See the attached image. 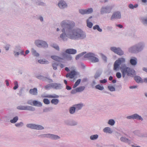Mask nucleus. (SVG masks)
Segmentation results:
<instances>
[{
	"label": "nucleus",
	"mask_w": 147,
	"mask_h": 147,
	"mask_svg": "<svg viewBox=\"0 0 147 147\" xmlns=\"http://www.w3.org/2000/svg\"><path fill=\"white\" fill-rule=\"evenodd\" d=\"M102 57L103 59L105 61H107V57L104 55H102Z\"/></svg>",
	"instance_id": "63"
},
{
	"label": "nucleus",
	"mask_w": 147,
	"mask_h": 147,
	"mask_svg": "<svg viewBox=\"0 0 147 147\" xmlns=\"http://www.w3.org/2000/svg\"><path fill=\"white\" fill-rule=\"evenodd\" d=\"M128 51L131 53H134L138 52L137 49L136 45L130 47L128 49Z\"/></svg>",
	"instance_id": "20"
},
{
	"label": "nucleus",
	"mask_w": 147,
	"mask_h": 147,
	"mask_svg": "<svg viewBox=\"0 0 147 147\" xmlns=\"http://www.w3.org/2000/svg\"><path fill=\"white\" fill-rule=\"evenodd\" d=\"M26 127L30 129L37 130H42L45 128L44 127L41 125L34 123L28 124L26 125Z\"/></svg>",
	"instance_id": "9"
},
{
	"label": "nucleus",
	"mask_w": 147,
	"mask_h": 147,
	"mask_svg": "<svg viewBox=\"0 0 147 147\" xmlns=\"http://www.w3.org/2000/svg\"><path fill=\"white\" fill-rule=\"evenodd\" d=\"M53 83L49 84L45 86V88L46 90H49L51 88H53Z\"/></svg>",
	"instance_id": "48"
},
{
	"label": "nucleus",
	"mask_w": 147,
	"mask_h": 147,
	"mask_svg": "<svg viewBox=\"0 0 147 147\" xmlns=\"http://www.w3.org/2000/svg\"><path fill=\"white\" fill-rule=\"evenodd\" d=\"M103 131L106 133L111 134L113 133V131L111 128L109 127L105 128L103 129Z\"/></svg>",
	"instance_id": "28"
},
{
	"label": "nucleus",
	"mask_w": 147,
	"mask_h": 147,
	"mask_svg": "<svg viewBox=\"0 0 147 147\" xmlns=\"http://www.w3.org/2000/svg\"><path fill=\"white\" fill-rule=\"evenodd\" d=\"M37 78L40 80H43L48 82L49 83H51L53 82V80L46 77H43L41 76H37Z\"/></svg>",
	"instance_id": "19"
},
{
	"label": "nucleus",
	"mask_w": 147,
	"mask_h": 147,
	"mask_svg": "<svg viewBox=\"0 0 147 147\" xmlns=\"http://www.w3.org/2000/svg\"><path fill=\"white\" fill-rule=\"evenodd\" d=\"M109 49L111 52L119 55L122 56L124 54L123 51L120 47L111 46L110 47Z\"/></svg>",
	"instance_id": "8"
},
{
	"label": "nucleus",
	"mask_w": 147,
	"mask_h": 147,
	"mask_svg": "<svg viewBox=\"0 0 147 147\" xmlns=\"http://www.w3.org/2000/svg\"><path fill=\"white\" fill-rule=\"evenodd\" d=\"M96 84V82L95 80L93 81L92 84L91 86L92 87H94L95 85Z\"/></svg>",
	"instance_id": "64"
},
{
	"label": "nucleus",
	"mask_w": 147,
	"mask_h": 147,
	"mask_svg": "<svg viewBox=\"0 0 147 147\" xmlns=\"http://www.w3.org/2000/svg\"><path fill=\"white\" fill-rule=\"evenodd\" d=\"M60 56L62 57V59H65L67 60L70 61L72 59L71 55L65 52H61L60 54Z\"/></svg>",
	"instance_id": "15"
},
{
	"label": "nucleus",
	"mask_w": 147,
	"mask_h": 147,
	"mask_svg": "<svg viewBox=\"0 0 147 147\" xmlns=\"http://www.w3.org/2000/svg\"><path fill=\"white\" fill-rule=\"evenodd\" d=\"M51 58L53 60L58 61H59L60 60L62 59L61 57L56 55L51 56Z\"/></svg>",
	"instance_id": "33"
},
{
	"label": "nucleus",
	"mask_w": 147,
	"mask_h": 147,
	"mask_svg": "<svg viewBox=\"0 0 147 147\" xmlns=\"http://www.w3.org/2000/svg\"><path fill=\"white\" fill-rule=\"evenodd\" d=\"M137 51L138 52L142 51L145 47V43L143 42H139L136 44Z\"/></svg>",
	"instance_id": "17"
},
{
	"label": "nucleus",
	"mask_w": 147,
	"mask_h": 147,
	"mask_svg": "<svg viewBox=\"0 0 147 147\" xmlns=\"http://www.w3.org/2000/svg\"><path fill=\"white\" fill-rule=\"evenodd\" d=\"M64 123L65 125L70 126H74L78 125V122L77 121L71 119L65 120Z\"/></svg>",
	"instance_id": "13"
},
{
	"label": "nucleus",
	"mask_w": 147,
	"mask_h": 147,
	"mask_svg": "<svg viewBox=\"0 0 147 147\" xmlns=\"http://www.w3.org/2000/svg\"><path fill=\"white\" fill-rule=\"evenodd\" d=\"M76 92H77L76 88L75 89L72 90L71 92V93L72 94H75Z\"/></svg>",
	"instance_id": "58"
},
{
	"label": "nucleus",
	"mask_w": 147,
	"mask_h": 147,
	"mask_svg": "<svg viewBox=\"0 0 147 147\" xmlns=\"http://www.w3.org/2000/svg\"><path fill=\"white\" fill-rule=\"evenodd\" d=\"M125 59L124 58L121 57L119 58L116 60L114 64L113 69L115 71L118 70L120 68V65L122 63L125 62Z\"/></svg>",
	"instance_id": "6"
},
{
	"label": "nucleus",
	"mask_w": 147,
	"mask_h": 147,
	"mask_svg": "<svg viewBox=\"0 0 147 147\" xmlns=\"http://www.w3.org/2000/svg\"><path fill=\"white\" fill-rule=\"evenodd\" d=\"M10 47V45H7L5 46V49L6 51H8Z\"/></svg>",
	"instance_id": "61"
},
{
	"label": "nucleus",
	"mask_w": 147,
	"mask_h": 147,
	"mask_svg": "<svg viewBox=\"0 0 147 147\" xmlns=\"http://www.w3.org/2000/svg\"><path fill=\"white\" fill-rule=\"evenodd\" d=\"M96 55L94 53H89L85 54L84 55L85 58H88L93 63H97L99 61V59L96 57Z\"/></svg>",
	"instance_id": "7"
},
{
	"label": "nucleus",
	"mask_w": 147,
	"mask_h": 147,
	"mask_svg": "<svg viewBox=\"0 0 147 147\" xmlns=\"http://www.w3.org/2000/svg\"><path fill=\"white\" fill-rule=\"evenodd\" d=\"M120 69L124 81H125L127 80L129 76L133 77L135 75V71L134 70L127 67L125 64L121 65Z\"/></svg>",
	"instance_id": "2"
},
{
	"label": "nucleus",
	"mask_w": 147,
	"mask_h": 147,
	"mask_svg": "<svg viewBox=\"0 0 147 147\" xmlns=\"http://www.w3.org/2000/svg\"><path fill=\"white\" fill-rule=\"evenodd\" d=\"M16 108L18 109L22 110H28L34 111L35 110L34 107L29 106L20 105L17 106Z\"/></svg>",
	"instance_id": "11"
},
{
	"label": "nucleus",
	"mask_w": 147,
	"mask_h": 147,
	"mask_svg": "<svg viewBox=\"0 0 147 147\" xmlns=\"http://www.w3.org/2000/svg\"><path fill=\"white\" fill-rule=\"evenodd\" d=\"M58 65V63L55 62H53L52 63V66L54 70L57 69V66Z\"/></svg>",
	"instance_id": "38"
},
{
	"label": "nucleus",
	"mask_w": 147,
	"mask_h": 147,
	"mask_svg": "<svg viewBox=\"0 0 147 147\" xmlns=\"http://www.w3.org/2000/svg\"><path fill=\"white\" fill-rule=\"evenodd\" d=\"M114 7V5H108L102 7L100 9L101 14L102 15L104 14L110 13L111 12Z\"/></svg>",
	"instance_id": "3"
},
{
	"label": "nucleus",
	"mask_w": 147,
	"mask_h": 147,
	"mask_svg": "<svg viewBox=\"0 0 147 147\" xmlns=\"http://www.w3.org/2000/svg\"><path fill=\"white\" fill-rule=\"evenodd\" d=\"M24 123L22 122L16 123L15 126L17 127H22L24 125Z\"/></svg>",
	"instance_id": "50"
},
{
	"label": "nucleus",
	"mask_w": 147,
	"mask_h": 147,
	"mask_svg": "<svg viewBox=\"0 0 147 147\" xmlns=\"http://www.w3.org/2000/svg\"><path fill=\"white\" fill-rule=\"evenodd\" d=\"M75 25L73 21L69 20H64L61 22L62 33L59 37L61 40L66 41L68 38L73 40H82L86 38V33L82 30L79 28L74 29Z\"/></svg>",
	"instance_id": "1"
},
{
	"label": "nucleus",
	"mask_w": 147,
	"mask_h": 147,
	"mask_svg": "<svg viewBox=\"0 0 147 147\" xmlns=\"http://www.w3.org/2000/svg\"><path fill=\"white\" fill-rule=\"evenodd\" d=\"M18 116L14 117L13 119L10 120V122L12 123H16L18 120Z\"/></svg>",
	"instance_id": "43"
},
{
	"label": "nucleus",
	"mask_w": 147,
	"mask_h": 147,
	"mask_svg": "<svg viewBox=\"0 0 147 147\" xmlns=\"http://www.w3.org/2000/svg\"><path fill=\"white\" fill-rule=\"evenodd\" d=\"M34 43L35 45L38 48H47L48 47V44L47 42L42 40H36Z\"/></svg>",
	"instance_id": "5"
},
{
	"label": "nucleus",
	"mask_w": 147,
	"mask_h": 147,
	"mask_svg": "<svg viewBox=\"0 0 147 147\" xmlns=\"http://www.w3.org/2000/svg\"><path fill=\"white\" fill-rule=\"evenodd\" d=\"M74 106L76 111H78L81 110L84 106V105L83 103H80L75 105H74Z\"/></svg>",
	"instance_id": "27"
},
{
	"label": "nucleus",
	"mask_w": 147,
	"mask_h": 147,
	"mask_svg": "<svg viewBox=\"0 0 147 147\" xmlns=\"http://www.w3.org/2000/svg\"><path fill=\"white\" fill-rule=\"evenodd\" d=\"M76 111V109L74 106L70 107L69 109V113L71 114H74Z\"/></svg>",
	"instance_id": "32"
},
{
	"label": "nucleus",
	"mask_w": 147,
	"mask_h": 147,
	"mask_svg": "<svg viewBox=\"0 0 147 147\" xmlns=\"http://www.w3.org/2000/svg\"><path fill=\"white\" fill-rule=\"evenodd\" d=\"M134 79L137 83H142L143 82L142 79L140 76H134Z\"/></svg>",
	"instance_id": "26"
},
{
	"label": "nucleus",
	"mask_w": 147,
	"mask_h": 147,
	"mask_svg": "<svg viewBox=\"0 0 147 147\" xmlns=\"http://www.w3.org/2000/svg\"><path fill=\"white\" fill-rule=\"evenodd\" d=\"M115 121L113 119H109L107 122V124L111 126H114L115 125Z\"/></svg>",
	"instance_id": "34"
},
{
	"label": "nucleus",
	"mask_w": 147,
	"mask_h": 147,
	"mask_svg": "<svg viewBox=\"0 0 147 147\" xmlns=\"http://www.w3.org/2000/svg\"><path fill=\"white\" fill-rule=\"evenodd\" d=\"M51 47H53V48H54L56 50L59 51V48L58 45H57L55 44H53L52 45H51Z\"/></svg>",
	"instance_id": "45"
},
{
	"label": "nucleus",
	"mask_w": 147,
	"mask_h": 147,
	"mask_svg": "<svg viewBox=\"0 0 147 147\" xmlns=\"http://www.w3.org/2000/svg\"><path fill=\"white\" fill-rule=\"evenodd\" d=\"M14 84L15 86L13 87V89L14 90L17 89L18 87V82L17 81H15L14 82Z\"/></svg>",
	"instance_id": "53"
},
{
	"label": "nucleus",
	"mask_w": 147,
	"mask_h": 147,
	"mask_svg": "<svg viewBox=\"0 0 147 147\" xmlns=\"http://www.w3.org/2000/svg\"><path fill=\"white\" fill-rule=\"evenodd\" d=\"M115 136L118 138H119V137L121 136V134L117 132H116L115 133Z\"/></svg>",
	"instance_id": "60"
},
{
	"label": "nucleus",
	"mask_w": 147,
	"mask_h": 147,
	"mask_svg": "<svg viewBox=\"0 0 147 147\" xmlns=\"http://www.w3.org/2000/svg\"><path fill=\"white\" fill-rule=\"evenodd\" d=\"M79 12L80 14L82 15L89 14L92 13L93 12V9L92 8L86 9H80L79 10Z\"/></svg>",
	"instance_id": "14"
},
{
	"label": "nucleus",
	"mask_w": 147,
	"mask_h": 147,
	"mask_svg": "<svg viewBox=\"0 0 147 147\" xmlns=\"http://www.w3.org/2000/svg\"><path fill=\"white\" fill-rule=\"evenodd\" d=\"M126 118L128 119H137L141 121L143 120V118L136 113H134L131 115L128 116L126 117Z\"/></svg>",
	"instance_id": "12"
},
{
	"label": "nucleus",
	"mask_w": 147,
	"mask_h": 147,
	"mask_svg": "<svg viewBox=\"0 0 147 147\" xmlns=\"http://www.w3.org/2000/svg\"><path fill=\"white\" fill-rule=\"evenodd\" d=\"M29 92L30 94L34 95H36L38 94L37 89L36 88H34L33 89H30Z\"/></svg>",
	"instance_id": "24"
},
{
	"label": "nucleus",
	"mask_w": 147,
	"mask_h": 147,
	"mask_svg": "<svg viewBox=\"0 0 147 147\" xmlns=\"http://www.w3.org/2000/svg\"><path fill=\"white\" fill-rule=\"evenodd\" d=\"M53 88L56 90L61 89L63 87L60 84L57 83H53Z\"/></svg>",
	"instance_id": "21"
},
{
	"label": "nucleus",
	"mask_w": 147,
	"mask_h": 147,
	"mask_svg": "<svg viewBox=\"0 0 147 147\" xmlns=\"http://www.w3.org/2000/svg\"><path fill=\"white\" fill-rule=\"evenodd\" d=\"M13 54L16 57H18L20 55L19 48L18 47H16L13 51Z\"/></svg>",
	"instance_id": "25"
},
{
	"label": "nucleus",
	"mask_w": 147,
	"mask_h": 147,
	"mask_svg": "<svg viewBox=\"0 0 147 147\" xmlns=\"http://www.w3.org/2000/svg\"><path fill=\"white\" fill-rule=\"evenodd\" d=\"M51 102L52 104H54L55 105H57L59 103V100L57 99H53L51 100Z\"/></svg>",
	"instance_id": "41"
},
{
	"label": "nucleus",
	"mask_w": 147,
	"mask_h": 147,
	"mask_svg": "<svg viewBox=\"0 0 147 147\" xmlns=\"http://www.w3.org/2000/svg\"><path fill=\"white\" fill-rule=\"evenodd\" d=\"M87 26L89 28H91L93 26L92 23L90 22L89 19H87L86 20Z\"/></svg>",
	"instance_id": "39"
},
{
	"label": "nucleus",
	"mask_w": 147,
	"mask_h": 147,
	"mask_svg": "<svg viewBox=\"0 0 147 147\" xmlns=\"http://www.w3.org/2000/svg\"><path fill=\"white\" fill-rule=\"evenodd\" d=\"M129 8L130 9H134V5L131 4H130L128 6Z\"/></svg>",
	"instance_id": "62"
},
{
	"label": "nucleus",
	"mask_w": 147,
	"mask_h": 147,
	"mask_svg": "<svg viewBox=\"0 0 147 147\" xmlns=\"http://www.w3.org/2000/svg\"><path fill=\"white\" fill-rule=\"evenodd\" d=\"M38 137L41 138H48L53 140L60 139V137L58 135L51 134H41L38 136Z\"/></svg>",
	"instance_id": "4"
},
{
	"label": "nucleus",
	"mask_w": 147,
	"mask_h": 147,
	"mask_svg": "<svg viewBox=\"0 0 147 147\" xmlns=\"http://www.w3.org/2000/svg\"><path fill=\"white\" fill-rule=\"evenodd\" d=\"M77 92H80L83 91L85 88L84 86H80L76 88Z\"/></svg>",
	"instance_id": "37"
},
{
	"label": "nucleus",
	"mask_w": 147,
	"mask_h": 147,
	"mask_svg": "<svg viewBox=\"0 0 147 147\" xmlns=\"http://www.w3.org/2000/svg\"><path fill=\"white\" fill-rule=\"evenodd\" d=\"M101 72L100 71H97L96 72L94 76V78L95 79L98 78L101 74Z\"/></svg>",
	"instance_id": "51"
},
{
	"label": "nucleus",
	"mask_w": 147,
	"mask_h": 147,
	"mask_svg": "<svg viewBox=\"0 0 147 147\" xmlns=\"http://www.w3.org/2000/svg\"><path fill=\"white\" fill-rule=\"evenodd\" d=\"M141 22L144 25H147V17H143L141 18Z\"/></svg>",
	"instance_id": "36"
},
{
	"label": "nucleus",
	"mask_w": 147,
	"mask_h": 147,
	"mask_svg": "<svg viewBox=\"0 0 147 147\" xmlns=\"http://www.w3.org/2000/svg\"><path fill=\"white\" fill-rule=\"evenodd\" d=\"M130 63L133 65H135L137 63V59L136 57H134L130 60Z\"/></svg>",
	"instance_id": "30"
},
{
	"label": "nucleus",
	"mask_w": 147,
	"mask_h": 147,
	"mask_svg": "<svg viewBox=\"0 0 147 147\" xmlns=\"http://www.w3.org/2000/svg\"><path fill=\"white\" fill-rule=\"evenodd\" d=\"M53 108L52 107H49V108H46L44 109L43 111L44 112H47L49 111L50 109H52Z\"/></svg>",
	"instance_id": "55"
},
{
	"label": "nucleus",
	"mask_w": 147,
	"mask_h": 147,
	"mask_svg": "<svg viewBox=\"0 0 147 147\" xmlns=\"http://www.w3.org/2000/svg\"><path fill=\"white\" fill-rule=\"evenodd\" d=\"M31 51L32 54L34 56L38 57L39 56V54L37 52L36 50L32 48L31 49Z\"/></svg>",
	"instance_id": "29"
},
{
	"label": "nucleus",
	"mask_w": 147,
	"mask_h": 147,
	"mask_svg": "<svg viewBox=\"0 0 147 147\" xmlns=\"http://www.w3.org/2000/svg\"><path fill=\"white\" fill-rule=\"evenodd\" d=\"M76 72L74 70L71 71L70 73V78H73L75 75L76 74Z\"/></svg>",
	"instance_id": "44"
},
{
	"label": "nucleus",
	"mask_w": 147,
	"mask_h": 147,
	"mask_svg": "<svg viewBox=\"0 0 147 147\" xmlns=\"http://www.w3.org/2000/svg\"><path fill=\"white\" fill-rule=\"evenodd\" d=\"M98 137V136L97 134H95L91 135L90 137V139L92 140H95L97 139Z\"/></svg>",
	"instance_id": "40"
},
{
	"label": "nucleus",
	"mask_w": 147,
	"mask_h": 147,
	"mask_svg": "<svg viewBox=\"0 0 147 147\" xmlns=\"http://www.w3.org/2000/svg\"><path fill=\"white\" fill-rule=\"evenodd\" d=\"M81 79H78L75 83V84L73 86V88H75L76 87H77L79 84L80 83V82H81Z\"/></svg>",
	"instance_id": "46"
},
{
	"label": "nucleus",
	"mask_w": 147,
	"mask_h": 147,
	"mask_svg": "<svg viewBox=\"0 0 147 147\" xmlns=\"http://www.w3.org/2000/svg\"><path fill=\"white\" fill-rule=\"evenodd\" d=\"M108 88L109 90L111 91H114L115 90V87L112 86H108Z\"/></svg>",
	"instance_id": "52"
},
{
	"label": "nucleus",
	"mask_w": 147,
	"mask_h": 147,
	"mask_svg": "<svg viewBox=\"0 0 147 147\" xmlns=\"http://www.w3.org/2000/svg\"><path fill=\"white\" fill-rule=\"evenodd\" d=\"M57 5L61 9H63L67 7V5L64 1L60 0L58 2Z\"/></svg>",
	"instance_id": "16"
},
{
	"label": "nucleus",
	"mask_w": 147,
	"mask_h": 147,
	"mask_svg": "<svg viewBox=\"0 0 147 147\" xmlns=\"http://www.w3.org/2000/svg\"><path fill=\"white\" fill-rule=\"evenodd\" d=\"M86 53V52H84L82 53H81L77 55L76 57V60L78 59L80 57L82 56H83Z\"/></svg>",
	"instance_id": "49"
},
{
	"label": "nucleus",
	"mask_w": 147,
	"mask_h": 147,
	"mask_svg": "<svg viewBox=\"0 0 147 147\" xmlns=\"http://www.w3.org/2000/svg\"><path fill=\"white\" fill-rule=\"evenodd\" d=\"M19 52L20 54L21 55H23L24 56H26V54H25L24 53V52L23 51L21 50L19 48Z\"/></svg>",
	"instance_id": "57"
},
{
	"label": "nucleus",
	"mask_w": 147,
	"mask_h": 147,
	"mask_svg": "<svg viewBox=\"0 0 147 147\" xmlns=\"http://www.w3.org/2000/svg\"><path fill=\"white\" fill-rule=\"evenodd\" d=\"M122 74L119 72H117L116 74V76L118 78H121Z\"/></svg>",
	"instance_id": "56"
},
{
	"label": "nucleus",
	"mask_w": 147,
	"mask_h": 147,
	"mask_svg": "<svg viewBox=\"0 0 147 147\" xmlns=\"http://www.w3.org/2000/svg\"><path fill=\"white\" fill-rule=\"evenodd\" d=\"M121 13L120 11H117L113 12L110 18V20L114 21L120 19L121 18Z\"/></svg>",
	"instance_id": "10"
},
{
	"label": "nucleus",
	"mask_w": 147,
	"mask_h": 147,
	"mask_svg": "<svg viewBox=\"0 0 147 147\" xmlns=\"http://www.w3.org/2000/svg\"><path fill=\"white\" fill-rule=\"evenodd\" d=\"M33 101H32V100H28L27 102V103L30 105H33Z\"/></svg>",
	"instance_id": "59"
},
{
	"label": "nucleus",
	"mask_w": 147,
	"mask_h": 147,
	"mask_svg": "<svg viewBox=\"0 0 147 147\" xmlns=\"http://www.w3.org/2000/svg\"><path fill=\"white\" fill-rule=\"evenodd\" d=\"M33 105L37 107H41L42 106V103L40 101L36 100H33L32 102Z\"/></svg>",
	"instance_id": "23"
},
{
	"label": "nucleus",
	"mask_w": 147,
	"mask_h": 147,
	"mask_svg": "<svg viewBox=\"0 0 147 147\" xmlns=\"http://www.w3.org/2000/svg\"><path fill=\"white\" fill-rule=\"evenodd\" d=\"M65 52L68 54H74L76 53L77 51L76 50L72 49H67Z\"/></svg>",
	"instance_id": "22"
},
{
	"label": "nucleus",
	"mask_w": 147,
	"mask_h": 147,
	"mask_svg": "<svg viewBox=\"0 0 147 147\" xmlns=\"http://www.w3.org/2000/svg\"><path fill=\"white\" fill-rule=\"evenodd\" d=\"M43 102L46 104L48 105L50 103V101L47 98H44L43 100Z\"/></svg>",
	"instance_id": "54"
},
{
	"label": "nucleus",
	"mask_w": 147,
	"mask_h": 147,
	"mask_svg": "<svg viewBox=\"0 0 147 147\" xmlns=\"http://www.w3.org/2000/svg\"><path fill=\"white\" fill-rule=\"evenodd\" d=\"M95 87L96 89L100 90H102L104 89V88L103 86H101L99 84L96 86Z\"/></svg>",
	"instance_id": "47"
},
{
	"label": "nucleus",
	"mask_w": 147,
	"mask_h": 147,
	"mask_svg": "<svg viewBox=\"0 0 147 147\" xmlns=\"http://www.w3.org/2000/svg\"><path fill=\"white\" fill-rule=\"evenodd\" d=\"M45 97L50 98H58L59 97V96L55 94H53V95H49L45 96Z\"/></svg>",
	"instance_id": "42"
},
{
	"label": "nucleus",
	"mask_w": 147,
	"mask_h": 147,
	"mask_svg": "<svg viewBox=\"0 0 147 147\" xmlns=\"http://www.w3.org/2000/svg\"><path fill=\"white\" fill-rule=\"evenodd\" d=\"M120 140L121 142H124L128 144H130L131 143V140L125 136H122L120 138Z\"/></svg>",
	"instance_id": "18"
},
{
	"label": "nucleus",
	"mask_w": 147,
	"mask_h": 147,
	"mask_svg": "<svg viewBox=\"0 0 147 147\" xmlns=\"http://www.w3.org/2000/svg\"><path fill=\"white\" fill-rule=\"evenodd\" d=\"M93 28L94 30H97L99 32H101L102 31V29L100 28L99 26L98 25H96L94 26Z\"/></svg>",
	"instance_id": "35"
},
{
	"label": "nucleus",
	"mask_w": 147,
	"mask_h": 147,
	"mask_svg": "<svg viewBox=\"0 0 147 147\" xmlns=\"http://www.w3.org/2000/svg\"><path fill=\"white\" fill-rule=\"evenodd\" d=\"M38 62L41 64H48L49 62L45 59H41L38 60Z\"/></svg>",
	"instance_id": "31"
}]
</instances>
